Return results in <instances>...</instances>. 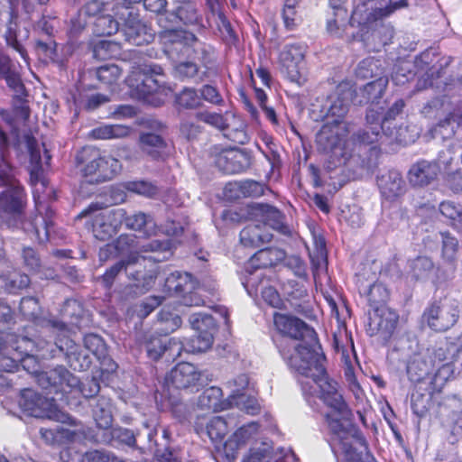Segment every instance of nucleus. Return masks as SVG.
Wrapping results in <instances>:
<instances>
[{"label": "nucleus", "mask_w": 462, "mask_h": 462, "mask_svg": "<svg viewBox=\"0 0 462 462\" xmlns=\"http://www.w3.org/2000/svg\"><path fill=\"white\" fill-rule=\"evenodd\" d=\"M96 441L102 444H111L113 441H117L129 447H134L136 443L134 432L121 427H111L108 430L97 433Z\"/></svg>", "instance_id": "37"}, {"label": "nucleus", "mask_w": 462, "mask_h": 462, "mask_svg": "<svg viewBox=\"0 0 462 462\" xmlns=\"http://www.w3.org/2000/svg\"><path fill=\"white\" fill-rule=\"evenodd\" d=\"M442 239V257L449 262H454L458 250L457 239L451 236L449 233H440Z\"/></svg>", "instance_id": "61"}, {"label": "nucleus", "mask_w": 462, "mask_h": 462, "mask_svg": "<svg viewBox=\"0 0 462 462\" xmlns=\"http://www.w3.org/2000/svg\"><path fill=\"white\" fill-rule=\"evenodd\" d=\"M165 285L169 291H173L181 297L180 302L185 306H202L205 300L196 291L197 285L191 274L188 273H173L167 277Z\"/></svg>", "instance_id": "13"}, {"label": "nucleus", "mask_w": 462, "mask_h": 462, "mask_svg": "<svg viewBox=\"0 0 462 462\" xmlns=\"http://www.w3.org/2000/svg\"><path fill=\"white\" fill-rule=\"evenodd\" d=\"M421 352L414 353L407 361L406 372L413 383L422 382L428 377L433 366L432 361H428Z\"/></svg>", "instance_id": "34"}, {"label": "nucleus", "mask_w": 462, "mask_h": 462, "mask_svg": "<svg viewBox=\"0 0 462 462\" xmlns=\"http://www.w3.org/2000/svg\"><path fill=\"white\" fill-rule=\"evenodd\" d=\"M112 12L98 15L93 24V32L97 36H111L118 32L119 23Z\"/></svg>", "instance_id": "42"}, {"label": "nucleus", "mask_w": 462, "mask_h": 462, "mask_svg": "<svg viewBox=\"0 0 462 462\" xmlns=\"http://www.w3.org/2000/svg\"><path fill=\"white\" fill-rule=\"evenodd\" d=\"M131 128L124 125H103L91 130L90 136L97 140L120 139L130 134Z\"/></svg>", "instance_id": "40"}, {"label": "nucleus", "mask_w": 462, "mask_h": 462, "mask_svg": "<svg viewBox=\"0 0 462 462\" xmlns=\"http://www.w3.org/2000/svg\"><path fill=\"white\" fill-rule=\"evenodd\" d=\"M192 43L190 51L191 57L189 59L199 60L204 68L208 69V66L214 61L213 48L200 42L196 36Z\"/></svg>", "instance_id": "47"}, {"label": "nucleus", "mask_w": 462, "mask_h": 462, "mask_svg": "<svg viewBox=\"0 0 462 462\" xmlns=\"http://www.w3.org/2000/svg\"><path fill=\"white\" fill-rule=\"evenodd\" d=\"M389 298L387 288L381 282H374L370 286L368 291V300L374 309L377 306H385V302Z\"/></svg>", "instance_id": "59"}, {"label": "nucleus", "mask_w": 462, "mask_h": 462, "mask_svg": "<svg viewBox=\"0 0 462 462\" xmlns=\"http://www.w3.org/2000/svg\"><path fill=\"white\" fill-rule=\"evenodd\" d=\"M259 434V424L252 421L237 429L225 442L224 448L228 458H236L237 450L246 443L256 439Z\"/></svg>", "instance_id": "20"}, {"label": "nucleus", "mask_w": 462, "mask_h": 462, "mask_svg": "<svg viewBox=\"0 0 462 462\" xmlns=\"http://www.w3.org/2000/svg\"><path fill=\"white\" fill-rule=\"evenodd\" d=\"M18 404L22 411L30 416L46 417L63 423L77 425L73 418L58 411L53 398L44 397L32 389L26 388L21 391Z\"/></svg>", "instance_id": "6"}, {"label": "nucleus", "mask_w": 462, "mask_h": 462, "mask_svg": "<svg viewBox=\"0 0 462 462\" xmlns=\"http://www.w3.org/2000/svg\"><path fill=\"white\" fill-rule=\"evenodd\" d=\"M164 51L173 60L191 57V45L195 41L192 32L184 30H164L160 33Z\"/></svg>", "instance_id": "14"}, {"label": "nucleus", "mask_w": 462, "mask_h": 462, "mask_svg": "<svg viewBox=\"0 0 462 462\" xmlns=\"http://www.w3.org/2000/svg\"><path fill=\"white\" fill-rule=\"evenodd\" d=\"M388 78L379 76L377 79L365 84L361 89L360 93L364 98L360 102L371 103L372 105H378L379 99L382 97L388 85Z\"/></svg>", "instance_id": "38"}, {"label": "nucleus", "mask_w": 462, "mask_h": 462, "mask_svg": "<svg viewBox=\"0 0 462 462\" xmlns=\"http://www.w3.org/2000/svg\"><path fill=\"white\" fill-rule=\"evenodd\" d=\"M356 78L360 79H377L384 76L378 60L367 58L359 62L356 69Z\"/></svg>", "instance_id": "48"}, {"label": "nucleus", "mask_w": 462, "mask_h": 462, "mask_svg": "<svg viewBox=\"0 0 462 462\" xmlns=\"http://www.w3.org/2000/svg\"><path fill=\"white\" fill-rule=\"evenodd\" d=\"M99 159H101L99 150L88 146L78 152L76 162L79 166H81L80 171L84 177L93 179L98 177Z\"/></svg>", "instance_id": "28"}, {"label": "nucleus", "mask_w": 462, "mask_h": 462, "mask_svg": "<svg viewBox=\"0 0 462 462\" xmlns=\"http://www.w3.org/2000/svg\"><path fill=\"white\" fill-rule=\"evenodd\" d=\"M227 384L231 389V393L228 396V399H235L238 395L240 396L253 392V386H250L249 377L245 374L237 375L232 381H229Z\"/></svg>", "instance_id": "56"}, {"label": "nucleus", "mask_w": 462, "mask_h": 462, "mask_svg": "<svg viewBox=\"0 0 462 462\" xmlns=\"http://www.w3.org/2000/svg\"><path fill=\"white\" fill-rule=\"evenodd\" d=\"M125 23L122 29L125 42L130 44L141 46L147 44L153 40V35L149 29L137 17V14L132 13L131 16H126Z\"/></svg>", "instance_id": "21"}, {"label": "nucleus", "mask_w": 462, "mask_h": 462, "mask_svg": "<svg viewBox=\"0 0 462 462\" xmlns=\"http://www.w3.org/2000/svg\"><path fill=\"white\" fill-rule=\"evenodd\" d=\"M121 76V69L116 64L101 66L97 70V79L106 85L116 83Z\"/></svg>", "instance_id": "60"}, {"label": "nucleus", "mask_w": 462, "mask_h": 462, "mask_svg": "<svg viewBox=\"0 0 462 462\" xmlns=\"http://www.w3.org/2000/svg\"><path fill=\"white\" fill-rule=\"evenodd\" d=\"M316 142L319 149L325 152H332L337 155L338 145L340 140L336 133H334L330 126L324 125L318 133Z\"/></svg>", "instance_id": "46"}, {"label": "nucleus", "mask_w": 462, "mask_h": 462, "mask_svg": "<svg viewBox=\"0 0 462 462\" xmlns=\"http://www.w3.org/2000/svg\"><path fill=\"white\" fill-rule=\"evenodd\" d=\"M344 0H329L330 12L327 20V31L335 37L341 38L347 33L349 27L362 26L366 23L391 16L394 12L409 6V0L390 1L384 7L367 10L365 5L357 6L348 15Z\"/></svg>", "instance_id": "4"}, {"label": "nucleus", "mask_w": 462, "mask_h": 462, "mask_svg": "<svg viewBox=\"0 0 462 462\" xmlns=\"http://www.w3.org/2000/svg\"><path fill=\"white\" fill-rule=\"evenodd\" d=\"M216 165L226 174H236L247 169L250 165V160L242 151L229 150L218 154Z\"/></svg>", "instance_id": "22"}, {"label": "nucleus", "mask_w": 462, "mask_h": 462, "mask_svg": "<svg viewBox=\"0 0 462 462\" xmlns=\"http://www.w3.org/2000/svg\"><path fill=\"white\" fill-rule=\"evenodd\" d=\"M273 235L265 226L251 224L240 232V242L245 247L254 248L272 240Z\"/></svg>", "instance_id": "31"}, {"label": "nucleus", "mask_w": 462, "mask_h": 462, "mask_svg": "<svg viewBox=\"0 0 462 462\" xmlns=\"http://www.w3.org/2000/svg\"><path fill=\"white\" fill-rule=\"evenodd\" d=\"M296 455L291 449L281 448L273 452L270 443L256 441L243 462H296Z\"/></svg>", "instance_id": "17"}, {"label": "nucleus", "mask_w": 462, "mask_h": 462, "mask_svg": "<svg viewBox=\"0 0 462 462\" xmlns=\"http://www.w3.org/2000/svg\"><path fill=\"white\" fill-rule=\"evenodd\" d=\"M122 169V165L120 162L110 156V155H101V159H99V171L98 177H95L93 179H89V182H103L113 179L116 175H117Z\"/></svg>", "instance_id": "39"}, {"label": "nucleus", "mask_w": 462, "mask_h": 462, "mask_svg": "<svg viewBox=\"0 0 462 462\" xmlns=\"http://www.w3.org/2000/svg\"><path fill=\"white\" fill-rule=\"evenodd\" d=\"M0 76L5 79L6 84L15 92L18 98L21 99L25 95L20 75L15 70L10 58L2 52H0Z\"/></svg>", "instance_id": "32"}, {"label": "nucleus", "mask_w": 462, "mask_h": 462, "mask_svg": "<svg viewBox=\"0 0 462 462\" xmlns=\"http://www.w3.org/2000/svg\"><path fill=\"white\" fill-rule=\"evenodd\" d=\"M84 346L97 358H104L106 355V346L103 338L96 334H88L83 339Z\"/></svg>", "instance_id": "54"}, {"label": "nucleus", "mask_w": 462, "mask_h": 462, "mask_svg": "<svg viewBox=\"0 0 462 462\" xmlns=\"http://www.w3.org/2000/svg\"><path fill=\"white\" fill-rule=\"evenodd\" d=\"M31 280L25 273H12L0 275V287L8 293H17L29 286Z\"/></svg>", "instance_id": "45"}, {"label": "nucleus", "mask_w": 462, "mask_h": 462, "mask_svg": "<svg viewBox=\"0 0 462 462\" xmlns=\"http://www.w3.org/2000/svg\"><path fill=\"white\" fill-rule=\"evenodd\" d=\"M101 207L98 203H92L87 208L83 209L79 215L78 218H83L86 217H93V232L95 236L100 240H106L113 235L116 234L117 231L106 220H103L102 215L99 213Z\"/></svg>", "instance_id": "24"}, {"label": "nucleus", "mask_w": 462, "mask_h": 462, "mask_svg": "<svg viewBox=\"0 0 462 462\" xmlns=\"http://www.w3.org/2000/svg\"><path fill=\"white\" fill-rule=\"evenodd\" d=\"M458 316V302L452 299L434 302L424 312L428 325L436 331H446L453 327Z\"/></svg>", "instance_id": "9"}, {"label": "nucleus", "mask_w": 462, "mask_h": 462, "mask_svg": "<svg viewBox=\"0 0 462 462\" xmlns=\"http://www.w3.org/2000/svg\"><path fill=\"white\" fill-rule=\"evenodd\" d=\"M376 183L382 198L389 202L398 201L407 190L402 173L393 169L379 173Z\"/></svg>", "instance_id": "15"}, {"label": "nucleus", "mask_w": 462, "mask_h": 462, "mask_svg": "<svg viewBox=\"0 0 462 462\" xmlns=\"http://www.w3.org/2000/svg\"><path fill=\"white\" fill-rule=\"evenodd\" d=\"M189 323L196 331V335L186 343L176 337H167L166 335L152 336L144 346L148 357L156 361L165 356L167 361H170L179 357L183 350L196 353L210 348L213 344V334L216 331L214 318L206 313H195L189 317Z\"/></svg>", "instance_id": "3"}, {"label": "nucleus", "mask_w": 462, "mask_h": 462, "mask_svg": "<svg viewBox=\"0 0 462 462\" xmlns=\"http://www.w3.org/2000/svg\"><path fill=\"white\" fill-rule=\"evenodd\" d=\"M201 374L194 365L182 362L171 370L165 383L176 389H193L198 386Z\"/></svg>", "instance_id": "18"}, {"label": "nucleus", "mask_w": 462, "mask_h": 462, "mask_svg": "<svg viewBox=\"0 0 462 462\" xmlns=\"http://www.w3.org/2000/svg\"><path fill=\"white\" fill-rule=\"evenodd\" d=\"M171 14L185 25H199L202 16L199 5L192 0H176Z\"/></svg>", "instance_id": "27"}, {"label": "nucleus", "mask_w": 462, "mask_h": 462, "mask_svg": "<svg viewBox=\"0 0 462 462\" xmlns=\"http://www.w3.org/2000/svg\"><path fill=\"white\" fill-rule=\"evenodd\" d=\"M285 258V252L277 247H268L256 252L247 262V270L272 267Z\"/></svg>", "instance_id": "30"}, {"label": "nucleus", "mask_w": 462, "mask_h": 462, "mask_svg": "<svg viewBox=\"0 0 462 462\" xmlns=\"http://www.w3.org/2000/svg\"><path fill=\"white\" fill-rule=\"evenodd\" d=\"M381 131L383 132V126L376 125L371 128L366 126L354 134L352 138L355 143L359 144H373L378 141Z\"/></svg>", "instance_id": "55"}, {"label": "nucleus", "mask_w": 462, "mask_h": 462, "mask_svg": "<svg viewBox=\"0 0 462 462\" xmlns=\"http://www.w3.org/2000/svg\"><path fill=\"white\" fill-rule=\"evenodd\" d=\"M163 79V69L160 65L151 62L133 68L126 79V83L140 97L144 98L158 91L165 83Z\"/></svg>", "instance_id": "8"}, {"label": "nucleus", "mask_w": 462, "mask_h": 462, "mask_svg": "<svg viewBox=\"0 0 462 462\" xmlns=\"http://www.w3.org/2000/svg\"><path fill=\"white\" fill-rule=\"evenodd\" d=\"M20 311L27 319H36L41 314L38 300L34 297L23 298L20 302Z\"/></svg>", "instance_id": "63"}, {"label": "nucleus", "mask_w": 462, "mask_h": 462, "mask_svg": "<svg viewBox=\"0 0 462 462\" xmlns=\"http://www.w3.org/2000/svg\"><path fill=\"white\" fill-rule=\"evenodd\" d=\"M229 400L232 401V407L236 406L248 414H255L260 410V405L255 397L252 394V392Z\"/></svg>", "instance_id": "57"}, {"label": "nucleus", "mask_w": 462, "mask_h": 462, "mask_svg": "<svg viewBox=\"0 0 462 462\" xmlns=\"http://www.w3.org/2000/svg\"><path fill=\"white\" fill-rule=\"evenodd\" d=\"M195 117L213 127H216L221 131L226 128V121L223 115L220 113L209 112V111H199L196 113Z\"/></svg>", "instance_id": "62"}, {"label": "nucleus", "mask_w": 462, "mask_h": 462, "mask_svg": "<svg viewBox=\"0 0 462 462\" xmlns=\"http://www.w3.org/2000/svg\"><path fill=\"white\" fill-rule=\"evenodd\" d=\"M352 99V92L350 89L337 92L329 97L328 104L326 105V117L332 118L331 123L339 124L341 119L348 112V108Z\"/></svg>", "instance_id": "23"}, {"label": "nucleus", "mask_w": 462, "mask_h": 462, "mask_svg": "<svg viewBox=\"0 0 462 462\" xmlns=\"http://www.w3.org/2000/svg\"><path fill=\"white\" fill-rule=\"evenodd\" d=\"M25 144L27 151L30 154L31 161V180L32 182L38 181L39 177L42 173V157H41V150L37 140L29 134L24 136Z\"/></svg>", "instance_id": "44"}, {"label": "nucleus", "mask_w": 462, "mask_h": 462, "mask_svg": "<svg viewBox=\"0 0 462 462\" xmlns=\"http://www.w3.org/2000/svg\"><path fill=\"white\" fill-rule=\"evenodd\" d=\"M32 373H35L37 383L50 393H69L79 386L78 377L63 365H57L49 371Z\"/></svg>", "instance_id": "11"}, {"label": "nucleus", "mask_w": 462, "mask_h": 462, "mask_svg": "<svg viewBox=\"0 0 462 462\" xmlns=\"http://www.w3.org/2000/svg\"><path fill=\"white\" fill-rule=\"evenodd\" d=\"M174 72L176 77L180 79H191L197 83L204 81L207 76V72L201 71L198 64L193 60H180L174 66Z\"/></svg>", "instance_id": "43"}, {"label": "nucleus", "mask_w": 462, "mask_h": 462, "mask_svg": "<svg viewBox=\"0 0 462 462\" xmlns=\"http://www.w3.org/2000/svg\"><path fill=\"white\" fill-rule=\"evenodd\" d=\"M252 214L259 217L265 226H269L276 230H282L284 227L282 213L271 205L255 203L252 206Z\"/></svg>", "instance_id": "36"}, {"label": "nucleus", "mask_w": 462, "mask_h": 462, "mask_svg": "<svg viewBox=\"0 0 462 462\" xmlns=\"http://www.w3.org/2000/svg\"><path fill=\"white\" fill-rule=\"evenodd\" d=\"M126 189L131 192L143 195L147 198H153L158 193V188L155 185L144 180L127 182Z\"/></svg>", "instance_id": "64"}, {"label": "nucleus", "mask_w": 462, "mask_h": 462, "mask_svg": "<svg viewBox=\"0 0 462 462\" xmlns=\"http://www.w3.org/2000/svg\"><path fill=\"white\" fill-rule=\"evenodd\" d=\"M119 4L113 0L103 2L100 0H91L88 2L80 11L87 17H97L98 15L112 12L115 15L119 16L121 20H125L127 9L119 7Z\"/></svg>", "instance_id": "33"}, {"label": "nucleus", "mask_w": 462, "mask_h": 462, "mask_svg": "<svg viewBox=\"0 0 462 462\" xmlns=\"http://www.w3.org/2000/svg\"><path fill=\"white\" fill-rule=\"evenodd\" d=\"M34 201L39 214L24 219L23 212L26 203V194L23 186L17 181L0 194V208L4 214L1 217L8 228H21L31 239L43 243L49 239L53 211L40 203L35 196Z\"/></svg>", "instance_id": "2"}, {"label": "nucleus", "mask_w": 462, "mask_h": 462, "mask_svg": "<svg viewBox=\"0 0 462 462\" xmlns=\"http://www.w3.org/2000/svg\"><path fill=\"white\" fill-rule=\"evenodd\" d=\"M141 151L152 160H163L168 154L164 139L154 133H143L139 138Z\"/></svg>", "instance_id": "25"}, {"label": "nucleus", "mask_w": 462, "mask_h": 462, "mask_svg": "<svg viewBox=\"0 0 462 462\" xmlns=\"http://www.w3.org/2000/svg\"><path fill=\"white\" fill-rule=\"evenodd\" d=\"M432 261L426 256H419L411 263L412 275L415 279H425L433 270Z\"/></svg>", "instance_id": "58"}, {"label": "nucleus", "mask_w": 462, "mask_h": 462, "mask_svg": "<svg viewBox=\"0 0 462 462\" xmlns=\"http://www.w3.org/2000/svg\"><path fill=\"white\" fill-rule=\"evenodd\" d=\"M434 392L430 388L428 393H421L419 389L415 390L411 393V404L412 411L419 418H422L426 415L430 407L431 394Z\"/></svg>", "instance_id": "49"}, {"label": "nucleus", "mask_w": 462, "mask_h": 462, "mask_svg": "<svg viewBox=\"0 0 462 462\" xmlns=\"http://www.w3.org/2000/svg\"><path fill=\"white\" fill-rule=\"evenodd\" d=\"M384 18L385 17L381 18L376 22L366 23L362 25V27L373 28L374 26L373 32L374 35L379 38L382 44L386 45L393 39L394 29L391 23L383 22Z\"/></svg>", "instance_id": "52"}, {"label": "nucleus", "mask_w": 462, "mask_h": 462, "mask_svg": "<svg viewBox=\"0 0 462 462\" xmlns=\"http://www.w3.org/2000/svg\"><path fill=\"white\" fill-rule=\"evenodd\" d=\"M454 365L446 363L442 365L430 379V389L432 392H440L446 383L454 376Z\"/></svg>", "instance_id": "50"}, {"label": "nucleus", "mask_w": 462, "mask_h": 462, "mask_svg": "<svg viewBox=\"0 0 462 462\" xmlns=\"http://www.w3.org/2000/svg\"><path fill=\"white\" fill-rule=\"evenodd\" d=\"M144 262V257L131 254L125 260H121L107 269L99 279L104 287L110 289L118 274L125 271L127 277L134 282L135 292L143 294L153 286L157 277L155 270H145L143 267Z\"/></svg>", "instance_id": "5"}, {"label": "nucleus", "mask_w": 462, "mask_h": 462, "mask_svg": "<svg viewBox=\"0 0 462 462\" xmlns=\"http://www.w3.org/2000/svg\"><path fill=\"white\" fill-rule=\"evenodd\" d=\"M439 173V165L436 162L421 160L412 164L407 178L412 187L422 188L432 183Z\"/></svg>", "instance_id": "19"}, {"label": "nucleus", "mask_w": 462, "mask_h": 462, "mask_svg": "<svg viewBox=\"0 0 462 462\" xmlns=\"http://www.w3.org/2000/svg\"><path fill=\"white\" fill-rule=\"evenodd\" d=\"M92 415L97 427L102 431L108 430L113 423V405L111 400L100 395L94 400Z\"/></svg>", "instance_id": "29"}, {"label": "nucleus", "mask_w": 462, "mask_h": 462, "mask_svg": "<svg viewBox=\"0 0 462 462\" xmlns=\"http://www.w3.org/2000/svg\"><path fill=\"white\" fill-rule=\"evenodd\" d=\"M228 431V423L222 416H214L206 423V433L216 445L222 444Z\"/></svg>", "instance_id": "41"}, {"label": "nucleus", "mask_w": 462, "mask_h": 462, "mask_svg": "<svg viewBox=\"0 0 462 462\" xmlns=\"http://www.w3.org/2000/svg\"><path fill=\"white\" fill-rule=\"evenodd\" d=\"M139 252L152 254V255L149 256H143L145 258V261L149 259L156 263L163 262L170 259L172 255L171 243L169 239L151 240L140 245ZM138 256L142 257L141 255Z\"/></svg>", "instance_id": "35"}, {"label": "nucleus", "mask_w": 462, "mask_h": 462, "mask_svg": "<svg viewBox=\"0 0 462 462\" xmlns=\"http://www.w3.org/2000/svg\"><path fill=\"white\" fill-rule=\"evenodd\" d=\"M47 325L56 335L55 345L62 352L74 370L85 371L91 365L90 357L85 353L79 345L69 337V328L65 322L57 319H50Z\"/></svg>", "instance_id": "7"}, {"label": "nucleus", "mask_w": 462, "mask_h": 462, "mask_svg": "<svg viewBox=\"0 0 462 462\" xmlns=\"http://www.w3.org/2000/svg\"><path fill=\"white\" fill-rule=\"evenodd\" d=\"M273 322L277 330L291 339L283 338L279 351L290 368L304 377L300 381L304 393L313 395L318 389L324 392L325 401L347 414L346 406L337 393V382L329 380L323 365L325 356L319 352L320 345L315 330L303 320L286 314L274 313Z\"/></svg>", "instance_id": "1"}, {"label": "nucleus", "mask_w": 462, "mask_h": 462, "mask_svg": "<svg viewBox=\"0 0 462 462\" xmlns=\"http://www.w3.org/2000/svg\"><path fill=\"white\" fill-rule=\"evenodd\" d=\"M125 223L127 228L144 231V233H147L149 227L154 226L152 217L143 212H137L128 217L125 215Z\"/></svg>", "instance_id": "51"}, {"label": "nucleus", "mask_w": 462, "mask_h": 462, "mask_svg": "<svg viewBox=\"0 0 462 462\" xmlns=\"http://www.w3.org/2000/svg\"><path fill=\"white\" fill-rule=\"evenodd\" d=\"M221 388L211 386L207 388L199 397L198 406L201 410L220 411L232 407V401L228 398L223 400Z\"/></svg>", "instance_id": "26"}, {"label": "nucleus", "mask_w": 462, "mask_h": 462, "mask_svg": "<svg viewBox=\"0 0 462 462\" xmlns=\"http://www.w3.org/2000/svg\"><path fill=\"white\" fill-rule=\"evenodd\" d=\"M319 393V398L323 401V402L331 410L327 414V421L328 423L329 429L331 431L337 436L338 439L339 444L341 446V449L345 452V454L350 458L354 457L355 449L352 444L349 441L347 437L348 433L346 430V426L343 421L349 422L352 420L353 414L351 410L349 409L346 402L344 401L342 394L337 390V393L340 396L343 403L346 406V410L348 411L347 414H343L336 406L333 404L328 403L324 399V392L320 389H318L316 393Z\"/></svg>", "instance_id": "10"}, {"label": "nucleus", "mask_w": 462, "mask_h": 462, "mask_svg": "<svg viewBox=\"0 0 462 462\" xmlns=\"http://www.w3.org/2000/svg\"><path fill=\"white\" fill-rule=\"evenodd\" d=\"M397 322L398 316L394 311L385 306H377L370 313L366 333L386 343L393 334Z\"/></svg>", "instance_id": "12"}, {"label": "nucleus", "mask_w": 462, "mask_h": 462, "mask_svg": "<svg viewBox=\"0 0 462 462\" xmlns=\"http://www.w3.org/2000/svg\"><path fill=\"white\" fill-rule=\"evenodd\" d=\"M177 104L185 109H195L201 106L200 96L195 88H185L176 96Z\"/></svg>", "instance_id": "53"}, {"label": "nucleus", "mask_w": 462, "mask_h": 462, "mask_svg": "<svg viewBox=\"0 0 462 462\" xmlns=\"http://www.w3.org/2000/svg\"><path fill=\"white\" fill-rule=\"evenodd\" d=\"M306 47L300 43L287 44L280 53V61L288 79L299 82L303 69Z\"/></svg>", "instance_id": "16"}]
</instances>
